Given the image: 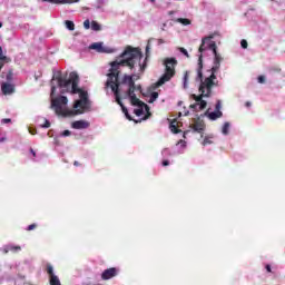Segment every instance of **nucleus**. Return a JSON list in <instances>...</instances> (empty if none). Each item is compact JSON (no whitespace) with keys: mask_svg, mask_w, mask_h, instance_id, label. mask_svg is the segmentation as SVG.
<instances>
[{"mask_svg":"<svg viewBox=\"0 0 285 285\" xmlns=\"http://www.w3.org/2000/svg\"><path fill=\"white\" fill-rule=\"evenodd\" d=\"M35 228H37V224L36 223H33V224H31V225H29L28 227H27V230H35Z\"/></svg>","mask_w":285,"mask_h":285,"instance_id":"f704fd0d","label":"nucleus"},{"mask_svg":"<svg viewBox=\"0 0 285 285\" xmlns=\"http://www.w3.org/2000/svg\"><path fill=\"white\" fill-rule=\"evenodd\" d=\"M178 50H179V52H181V55H185V57H187V58L190 57V55H188V50H186V48L180 47Z\"/></svg>","mask_w":285,"mask_h":285,"instance_id":"bb28decb","label":"nucleus"},{"mask_svg":"<svg viewBox=\"0 0 285 285\" xmlns=\"http://www.w3.org/2000/svg\"><path fill=\"white\" fill-rule=\"evenodd\" d=\"M31 135H37V130H29Z\"/></svg>","mask_w":285,"mask_h":285,"instance_id":"c03bdc74","label":"nucleus"},{"mask_svg":"<svg viewBox=\"0 0 285 285\" xmlns=\"http://www.w3.org/2000/svg\"><path fill=\"white\" fill-rule=\"evenodd\" d=\"M47 273L50 277V285H61V282L59 281V277H57V275H55V268L52 267V265H47Z\"/></svg>","mask_w":285,"mask_h":285,"instance_id":"1a4fd4ad","label":"nucleus"},{"mask_svg":"<svg viewBox=\"0 0 285 285\" xmlns=\"http://www.w3.org/2000/svg\"><path fill=\"white\" fill-rule=\"evenodd\" d=\"M177 23H181L183 26H190V19L188 18H178Z\"/></svg>","mask_w":285,"mask_h":285,"instance_id":"6ab92c4d","label":"nucleus"},{"mask_svg":"<svg viewBox=\"0 0 285 285\" xmlns=\"http://www.w3.org/2000/svg\"><path fill=\"white\" fill-rule=\"evenodd\" d=\"M90 50H96V52H107L110 53L112 50L108 47H104V42H95L90 45Z\"/></svg>","mask_w":285,"mask_h":285,"instance_id":"9b49d317","label":"nucleus"},{"mask_svg":"<svg viewBox=\"0 0 285 285\" xmlns=\"http://www.w3.org/2000/svg\"><path fill=\"white\" fill-rule=\"evenodd\" d=\"M163 166H170V161H168V160H163Z\"/></svg>","mask_w":285,"mask_h":285,"instance_id":"a19ab883","label":"nucleus"},{"mask_svg":"<svg viewBox=\"0 0 285 285\" xmlns=\"http://www.w3.org/2000/svg\"><path fill=\"white\" fill-rule=\"evenodd\" d=\"M71 127L75 130H86V129L90 128V122L87 120H76L71 124Z\"/></svg>","mask_w":285,"mask_h":285,"instance_id":"9d476101","label":"nucleus"},{"mask_svg":"<svg viewBox=\"0 0 285 285\" xmlns=\"http://www.w3.org/2000/svg\"><path fill=\"white\" fill-rule=\"evenodd\" d=\"M188 115V111L185 114V116H187Z\"/></svg>","mask_w":285,"mask_h":285,"instance_id":"864d4df0","label":"nucleus"},{"mask_svg":"<svg viewBox=\"0 0 285 285\" xmlns=\"http://www.w3.org/2000/svg\"><path fill=\"white\" fill-rule=\"evenodd\" d=\"M73 166H81V164H79V161H73Z\"/></svg>","mask_w":285,"mask_h":285,"instance_id":"a18cd8bd","label":"nucleus"},{"mask_svg":"<svg viewBox=\"0 0 285 285\" xmlns=\"http://www.w3.org/2000/svg\"><path fill=\"white\" fill-rule=\"evenodd\" d=\"M91 30L99 32V30H101V24L98 23L97 21H91Z\"/></svg>","mask_w":285,"mask_h":285,"instance_id":"4be33fe9","label":"nucleus"},{"mask_svg":"<svg viewBox=\"0 0 285 285\" xmlns=\"http://www.w3.org/2000/svg\"><path fill=\"white\" fill-rule=\"evenodd\" d=\"M148 57H150V43L146 46V58L144 63H141V59H144L141 49L128 46L119 56V59L110 62L111 68L107 75L108 79L106 81V88H110L112 90L116 102L120 106L124 115H128V108H126L124 102H121V82H119V73L121 71H119V69L129 68V70H134L135 65L139 63V70L140 72H144V70L148 68Z\"/></svg>","mask_w":285,"mask_h":285,"instance_id":"f257e3e1","label":"nucleus"},{"mask_svg":"<svg viewBox=\"0 0 285 285\" xmlns=\"http://www.w3.org/2000/svg\"><path fill=\"white\" fill-rule=\"evenodd\" d=\"M240 46H242V48H244V50H246V48H248V41H246L245 39H243V40L240 41Z\"/></svg>","mask_w":285,"mask_h":285,"instance_id":"c756f323","label":"nucleus"},{"mask_svg":"<svg viewBox=\"0 0 285 285\" xmlns=\"http://www.w3.org/2000/svg\"><path fill=\"white\" fill-rule=\"evenodd\" d=\"M6 63H10V58L3 56V48L0 46V72Z\"/></svg>","mask_w":285,"mask_h":285,"instance_id":"4468645a","label":"nucleus"},{"mask_svg":"<svg viewBox=\"0 0 285 285\" xmlns=\"http://www.w3.org/2000/svg\"><path fill=\"white\" fill-rule=\"evenodd\" d=\"M4 75H6V73H4V72H2L1 77H6Z\"/></svg>","mask_w":285,"mask_h":285,"instance_id":"3c124183","label":"nucleus"},{"mask_svg":"<svg viewBox=\"0 0 285 285\" xmlns=\"http://www.w3.org/2000/svg\"><path fill=\"white\" fill-rule=\"evenodd\" d=\"M56 81H58L59 88H68V86H71V94L79 95L80 101H90L88 100V91H83L79 88V75H77V72H70L69 79L58 75Z\"/></svg>","mask_w":285,"mask_h":285,"instance_id":"20e7f679","label":"nucleus"},{"mask_svg":"<svg viewBox=\"0 0 285 285\" xmlns=\"http://www.w3.org/2000/svg\"><path fill=\"white\" fill-rule=\"evenodd\" d=\"M157 99H159V92L157 91H153L149 98V104H155V101H157Z\"/></svg>","mask_w":285,"mask_h":285,"instance_id":"a211bd4d","label":"nucleus"},{"mask_svg":"<svg viewBox=\"0 0 285 285\" xmlns=\"http://www.w3.org/2000/svg\"><path fill=\"white\" fill-rule=\"evenodd\" d=\"M228 130H230V122H225L222 129L223 135H228Z\"/></svg>","mask_w":285,"mask_h":285,"instance_id":"5701e85b","label":"nucleus"},{"mask_svg":"<svg viewBox=\"0 0 285 285\" xmlns=\"http://www.w3.org/2000/svg\"><path fill=\"white\" fill-rule=\"evenodd\" d=\"M30 153L33 157H37V153L35 151V149L30 148Z\"/></svg>","mask_w":285,"mask_h":285,"instance_id":"79ce46f5","label":"nucleus"},{"mask_svg":"<svg viewBox=\"0 0 285 285\" xmlns=\"http://www.w3.org/2000/svg\"><path fill=\"white\" fill-rule=\"evenodd\" d=\"M41 128H50V120L46 119L45 124L41 125Z\"/></svg>","mask_w":285,"mask_h":285,"instance_id":"72a5a7b5","label":"nucleus"},{"mask_svg":"<svg viewBox=\"0 0 285 285\" xmlns=\"http://www.w3.org/2000/svg\"><path fill=\"white\" fill-rule=\"evenodd\" d=\"M265 268H266L267 273H273V269L271 268V265H266Z\"/></svg>","mask_w":285,"mask_h":285,"instance_id":"58836bf2","label":"nucleus"},{"mask_svg":"<svg viewBox=\"0 0 285 285\" xmlns=\"http://www.w3.org/2000/svg\"><path fill=\"white\" fill-rule=\"evenodd\" d=\"M6 139H7L6 137L0 138V142L3 144V141H6Z\"/></svg>","mask_w":285,"mask_h":285,"instance_id":"de8ad7c7","label":"nucleus"},{"mask_svg":"<svg viewBox=\"0 0 285 285\" xmlns=\"http://www.w3.org/2000/svg\"><path fill=\"white\" fill-rule=\"evenodd\" d=\"M245 106H246L247 108H250V101H247V102L245 104Z\"/></svg>","mask_w":285,"mask_h":285,"instance_id":"49530a36","label":"nucleus"},{"mask_svg":"<svg viewBox=\"0 0 285 285\" xmlns=\"http://www.w3.org/2000/svg\"><path fill=\"white\" fill-rule=\"evenodd\" d=\"M83 28H85L86 30H90V20H85V21H83Z\"/></svg>","mask_w":285,"mask_h":285,"instance_id":"c85d7f7f","label":"nucleus"},{"mask_svg":"<svg viewBox=\"0 0 285 285\" xmlns=\"http://www.w3.org/2000/svg\"><path fill=\"white\" fill-rule=\"evenodd\" d=\"M65 26H66L67 30H71V31L75 30V22L71 20H66Z\"/></svg>","mask_w":285,"mask_h":285,"instance_id":"412c9836","label":"nucleus"},{"mask_svg":"<svg viewBox=\"0 0 285 285\" xmlns=\"http://www.w3.org/2000/svg\"><path fill=\"white\" fill-rule=\"evenodd\" d=\"M153 3H155V0H150Z\"/></svg>","mask_w":285,"mask_h":285,"instance_id":"603ef678","label":"nucleus"},{"mask_svg":"<svg viewBox=\"0 0 285 285\" xmlns=\"http://www.w3.org/2000/svg\"><path fill=\"white\" fill-rule=\"evenodd\" d=\"M184 137H186V132L184 134Z\"/></svg>","mask_w":285,"mask_h":285,"instance_id":"6e6d98bb","label":"nucleus"},{"mask_svg":"<svg viewBox=\"0 0 285 285\" xmlns=\"http://www.w3.org/2000/svg\"><path fill=\"white\" fill-rule=\"evenodd\" d=\"M210 39H215V35H209L202 39V45L199 46L198 51L200 55L198 56V68H197V75L198 79L200 81L199 86V92L200 95H191V98L196 101V104H193L189 106L191 110H195L196 112L198 110H204L208 106V102L204 100V97H210L213 95V87L217 86V82H215V79H217V75H210L209 77L205 78L204 80V73L202 70H204V55L202 52H206L208 47H206V42L210 41Z\"/></svg>","mask_w":285,"mask_h":285,"instance_id":"f03ea898","label":"nucleus"},{"mask_svg":"<svg viewBox=\"0 0 285 285\" xmlns=\"http://www.w3.org/2000/svg\"><path fill=\"white\" fill-rule=\"evenodd\" d=\"M136 90H141V86L136 87Z\"/></svg>","mask_w":285,"mask_h":285,"instance_id":"09e8293b","label":"nucleus"},{"mask_svg":"<svg viewBox=\"0 0 285 285\" xmlns=\"http://www.w3.org/2000/svg\"><path fill=\"white\" fill-rule=\"evenodd\" d=\"M70 130L62 131V137H70Z\"/></svg>","mask_w":285,"mask_h":285,"instance_id":"c9c22d12","label":"nucleus"},{"mask_svg":"<svg viewBox=\"0 0 285 285\" xmlns=\"http://www.w3.org/2000/svg\"><path fill=\"white\" fill-rule=\"evenodd\" d=\"M269 72H282V68L279 67H271Z\"/></svg>","mask_w":285,"mask_h":285,"instance_id":"cd10ccee","label":"nucleus"},{"mask_svg":"<svg viewBox=\"0 0 285 285\" xmlns=\"http://www.w3.org/2000/svg\"><path fill=\"white\" fill-rule=\"evenodd\" d=\"M188 77H190V72L185 71V73H184V87L185 88L188 85Z\"/></svg>","mask_w":285,"mask_h":285,"instance_id":"393cba45","label":"nucleus"},{"mask_svg":"<svg viewBox=\"0 0 285 285\" xmlns=\"http://www.w3.org/2000/svg\"><path fill=\"white\" fill-rule=\"evenodd\" d=\"M121 83H125L126 86H128L126 96L130 98L131 106H138V108H144V106H147L146 104H144V101L137 98V95H135V90H137V86L135 85V79H132V76L125 75L122 78V81L120 82V86Z\"/></svg>","mask_w":285,"mask_h":285,"instance_id":"423d86ee","label":"nucleus"},{"mask_svg":"<svg viewBox=\"0 0 285 285\" xmlns=\"http://www.w3.org/2000/svg\"><path fill=\"white\" fill-rule=\"evenodd\" d=\"M118 275H119V268L117 267L107 268L101 273V279L106 282L108 279H112V277H117Z\"/></svg>","mask_w":285,"mask_h":285,"instance_id":"6e6552de","label":"nucleus"},{"mask_svg":"<svg viewBox=\"0 0 285 285\" xmlns=\"http://www.w3.org/2000/svg\"><path fill=\"white\" fill-rule=\"evenodd\" d=\"M210 144H213V140H210V139H208V138H205V139L203 140V146H208V145H210Z\"/></svg>","mask_w":285,"mask_h":285,"instance_id":"7c9ffc66","label":"nucleus"},{"mask_svg":"<svg viewBox=\"0 0 285 285\" xmlns=\"http://www.w3.org/2000/svg\"><path fill=\"white\" fill-rule=\"evenodd\" d=\"M47 1L48 3H56V4H66V3H79L81 0H42Z\"/></svg>","mask_w":285,"mask_h":285,"instance_id":"2eb2a0df","label":"nucleus"},{"mask_svg":"<svg viewBox=\"0 0 285 285\" xmlns=\"http://www.w3.org/2000/svg\"><path fill=\"white\" fill-rule=\"evenodd\" d=\"M258 83H266V77L258 76Z\"/></svg>","mask_w":285,"mask_h":285,"instance_id":"2f4dec72","label":"nucleus"},{"mask_svg":"<svg viewBox=\"0 0 285 285\" xmlns=\"http://www.w3.org/2000/svg\"><path fill=\"white\" fill-rule=\"evenodd\" d=\"M11 121H12V119H10V118L2 119V124H10Z\"/></svg>","mask_w":285,"mask_h":285,"instance_id":"e433bc0d","label":"nucleus"},{"mask_svg":"<svg viewBox=\"0 0 285 285\" xmlns=\"http://www.w3.org/2000/svg\"><path fill=\"white\" fill-rule=\"evenodd\" d=\"M68 105V97L60 96L51 101V108H53L56 115L61 117H77V115H83L90 110V101L76 100L73 109L63 108L62 106Z\"/></svg>","mask_w":285,"mask_h":285,"instance_id":"7ed1b4c3","label":"nucleus"},{"mask_svg":"<svg viewBox=\"0 0 285 285\" xmlns=\"http://www.w3.org/2000/svg\"><path fill=\"white\" fill-rule=\"evenodd\" d=\"M208 119L212 121H216V119H220V117H224V112L222 111H212L207 114Z\"/></svg>","mask_w":285,"mask_h":285,"instance_id":"dca6fc26","label":"nucleus"},{"mask_svg":"<svg viewBox=\"0 0 285 285\" xmlns=\"http://www.w3.org/2000/svg\"><path fill=\"white\" fill-rule=\"evenodd\" d=\"M163 43H166V41L164 39H158V46H161Z\"/></svg>","mask_w":285,"mask_h":285,"instance_id":"ea45409f","label":"nucleus"},{"mask_svg":"<svg viewBox=\"0 0 285 285\" xmlns=\"http://www.w3.org/2000/svg\"><path fill=\"white\" fill-rule=\"evenodd\" d=\"M125 117L129 120L132 121V116H130V114L127 111V115H125Z\"/></svg>","mask_w":285,"mask_h":285,"instance_id":"4c0bfd02","label":"nucleus"},{"mask_svg":"<svg viewBox=\"0 0 285 285\" xmlns=\"http://www.w3.org/2000/svg\"><path fill=\"white\" fill-rule=\"evenodd\" d=\"M9 250H11V253H17V250H21V246L10 245V246L7 247L6 253H8Z\"/></svg>","mask_w":285,"mask_h":285,"instance_id":"aec40b11","label":"nucleus"},{"mask_svg":"<svg viewBox=\"0 0 285 285\" xmlns=\"http://www.w3.org/2000/svg\"><path fill=\"white\" fill-rule=\"evenodd\" d=\"M0 28H3V23L2 22H0Z\"/></svg>","mask_w":285,"mask_h":285,"instance_id":"8fccbe9b","label":"nucleus"},{"mask_svg":"<svg viewBox=\"0 0 285 285\" xmlns=\"http://www.w3.org/2000/svg\"><path fill=\"white\" fill-rule=\"evenodd\" d=\"M177 63V58H166L164 60L165 73L155 83V88H160V86H164V83H167V81H170L175 77Z\"/></svg>","mask_w":285,"mask_h":285,"instance_id":"39448f33","label":"nucleus"},{"mask_svg":"<svg viewBox=\"0 0 285 285\" xmlns=\"http://www.w3.org/2000/svg\"><path fill=\"white\" fill-rule=\"evenodd\" d=\"M55 90H57V87H51V95H55Z\"/></svg>","mask_w":285,"mask_h":285,"instance_id":"37998d69","label":"nucleus"},{"mask_svg":"<svg viewBox=\"0 0 285 285\" xmlns=\"http://www.w3.org/2000/svg\"><path fill=\"white\" fill-rule=\"evenodd\" d=\"M215 111L222 112V100H217L216 106H215Z\"/></svg>","mask_w":285,"mask_h":285,"instance_id":"a878e982","label":"nucleus"},{"mask_svg":"<svg viewBox=\"0 0 285 285\" xmlns=\"http://www.w3.org/2000/svg\"><path fill=\"white\" fill-rule=\"evenodd\" d=\"M169 14H173V11H171V12H169Z\"/></svg>","mask_w":285,"mask_h":285,"instance_id":"5fc2aeb1","label":"nucleus"},{"mask_svg":"<svg viewBox=\"0 0 285 285\" xmlns=\"http://www.w3.org/2000/svg\"><path fill=\"white\" fill-rule=\"evenodd\" d=\"M135 115H137V117H141V115H144V109H136Z\"/></svg>","mask_w":285,"mask_h":285,"instance_id":"473e14b6","label":"nucleus"},{"mask_svg":"<svg viewBox=\"0 0 285 285\" xmlns=\"http://www.w3.org/2000/svg\"><path fill=\"white\" fill-rule=\"evenodd\" d=\"M193 130L194 132H204V130H206V124H204L203 120H196L193 125Z\"/></svg>","mask_w":285,"mask_h":285,"instance_id":"ddd939ff","label":"nucleus"},{"mask_svg":"<svg viewBox=\"0 0 285 285\" xmlns=\"http://www.w3.org/2000/svg\"><path fill=\"white\" fill-rule=\"evenodd\" d=\"M13 77H14V73H13L12 69H10V70L7 72V75H6V79H7V81L10 83V81H12Z\"/></svg>","mask_w":285,"mask_h":285,"instance_id":"b1692460","label":"nucleus"},{"mask_svg":"<svg viewBox=\"0 0 285 285\" xmlns=\"http://www.w3.org/2000/svg\"><path fill=\"white\" fill-rule=\"evenodd\" d=\"M209 50L213 51L214 55V66L212 67V75H217L219 68L222 67V61H224V58L219 52H217V43L215 41H212L208 47Z\"/></svg>","mask_w":285,"mask_h":285,"instance_id":"0eeeda50","label":"nucleus"},{"mask_svg":"<svg viewBox=\"0 0 285 285\" xmlns=\"http://www.w3.org/2000/svg\"><path fill=\"white\" fill-rule=\"evenodd\" d=\"M169 128H170L171 132H174V135H179V132H181V130L179 128H177V120L176 119L170 121Z\"/></svg>","mask_w":285,"mask_h":285,"instance_id":"f3484780","label":"nucleus"},{"mask_svg":"<svg viewBox=\"0 0 285 285\" xmlns=\"http://www.w3.org/2000/svg\"><path fill=\"white\" fill-rule=\"evenodd\" d=\"M1 90L2 95H12L14 94V85L9 82H2Z\"/></svg>","mask_w":285,"mask_h":285,"instance_id":"f8f14e48","label":"nucleus"}]
</instances>
